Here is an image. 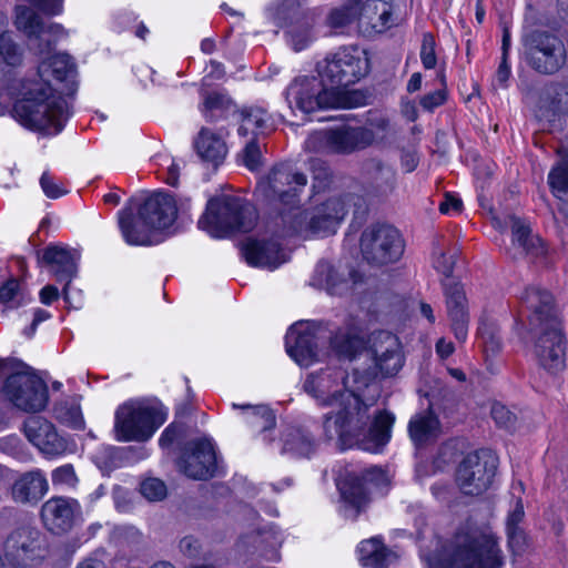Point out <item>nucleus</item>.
I'll list each match as a JSON object with an SVG mask.
<instances>
[{
  "label": "nucleus",
  "instance_id": "32",
  "mask_svg": "<svg viewBox=\"0 0 568 568\" xmlns=\"http://www.w3.org/2000/svg\"><path fill=\"white\" fill-rule=\"evenodd\" d=\"M358 16L359 22L375 32H383L392 26V8L382 0L359 1Z\"/></svg>",
  "mask_w": 568,
  "mask_h": 568
},
{
  "label": "nucleus",
  "instance_id": "48",
  "mask_svg": "<svg viewBox=\"0 0 568 568\" xmlns=\"http://www.w3.org/2000/svg\"><path fill=\"white\" fill-rule=\"evenodd\" d=\"M51 480L53 486L69 489L75 488L79 483L72 464H64L54 468L51 473Z\"/></svg>",
  "mask_w": 568,
  "mask_h": 568
},
{
  "label": "nucleus",
  "instance_id": "31",
  "mask_svg": "<svg viewBox=\"0 0 568 568\" xmlns=\"http://www.w3.org/2000/svg\"><path fill=\"white\" fill-rule=\"evenodd\" d=\"M196 154L204 162L220 165L226 156L227 146L224 140L207 128H202L194 139Z\"/></svg>",
  "mask_w": 568,
  "mask_h": 568
},
{
  "label": "nucleus",
  "instance_id": "24",
  "mask_svg": "<svg viewBox=\"0 0 568 568\" xmlns=\"http://www.w3.org/2000/svg\"><path fill=\"white\" fill-rule=\"evenodd\" d=\"M23 433L47 457H57L65 454L68 442L58 434L54 425L41 416H30L23 423Z\"/></svg>",
  "mask_w": 568,
  "mask_h": 568
},
{
  "label": "nucleus",
  "instance_id": "47",
  "mask_svg": "<svg viewBox=\"0 0 568 568\" xmlns=\"http://www.w3.org/2000/svg\"><path fill=\"white\" fill-rule=\"evenodd\" d=\"M359 1H354L347 6L334 9L328 16V23L333 28H343L354 20L358 19Z\"/></svg>",
  "mask_w": 568,
  "mask_h": 568
},
{
  "label": "nucleus",
  "instance_id": "14",
  "mask_svg": "<svg viewBox=\"0 0 568 568\" xmlns=\"http://www.w3.org/2000/svg\"><path fill=\"white\" fill-rule=\"evenodd\" d=\"M314 139L324 152L348 155L372 146L377 138L367 126L342 124L316 133Z\"/></svg>",
  "mask_w": 568,
  "mask_h": 568
},
{
  "label": "nucleus",
  "instance_id": "4",
  "mask_svg": "<svg viewBox=\"0 0 568 568\" xmlns=\"http://www.w3.org/2000/svg\"><path fill=\"white\" fill-rule=\"evenodd\" d=\"M307 184V176L288 164L274 165L258 183L256 191L278 209L277 225L286 224L301 206V193Z\"/></svg>",
  "mask_w": 568,
  "mask_h": 568
},
{
  "label": "nucleus",
  "instance_id": "53",
  "mask_svg": "<svg viewBox=\"0 0 568 568\" xmlns=\"http://www.w3.org/2000/svg\"><path fill=\"white\" fill-rule=\"evenodd\" d=\"M435 39L432 33H424L420 47V60L425 69L430 70L436 67L437 57L435 52Z\"/></svg>",
  "mask_w": 568,
  "mask_h": 568
},
{
  "label": "nucleus",
  "instance_id": "30",
  "mask_svg": "<svg viewBox=\"0 0 568 568\" xmlns=\"http://www.w3.org/2000/svg\"><path fill=\"white\" fill-rule=\"evenodd\" d=\"M119 226L125 242L130 245L151 246L162 242L159 230L139 222V215L133 216L131 210L119 212Z\"/></svg>",
  "mask_w": 568,
  "mask_h": 568
},
{
  "label": "nucleus",
  "instance_id": "55",
  "mask_svg": "<svg viewBox=\"0 0 568 568\" xmlns=\"http://www.w3.org/2000/svg\"><path fill=\"white\" fill-rule=\"evenodd\" d=\"M491 417L497 426L503 428H510L516 420V416L506 406L499 403L493 405Z\"/></svg>",
  "mask_w": 568,
  "mask_h": 568
},
{
  "label": "nucleus",
  "instance_id": "60",
  "mask_svg": "<svg viewBox=\"0 0 568 568\" xmlns=\"http://www.w3.org/2000/svg\"><path fill=\"white\" fill-rule=\"evenodd\" d=\"M30 2L45 14L54 16L62 11V0H30Z\"/></svg>",
  "mask_w": 568,
  "mask_h": 568
},
{
  "label": "nucleus",
  "instance_id": "10",
  "mask_svg": "<svg viewBox=\"0 0 568 568\" xmlns=\"http://www.w3.org/2000/svg\"><path fill=\"white\" fill-rule=\"evenodd\" d=\"M497 455L487 448L469 453L458 465L456 483L463 494L478 496L493 484L498 468Z\"/></svg>",
  "mask_w": 568,
  "mask_h": 568
},
{
  "label": "nucleus",
  "instance_id": "45",
  "mask_svg": "<svg viewBox=\"0 0 568 568\" xmlns=\"http://www.w3.org/2000/svg\"><path fill=\"white\" fill-rule=\"evenodd\" d=\"M478 336L483 341L486 353L495 354L501 348V335L498 324L490 318H480Z\"/></svg>",
  "mask_w": 568,
  "mask_h": 568
},
{
  "label": "nucleus",
  "instance_id": "57",
  "mask_svg": "<svg viewBox=\"0 0 568 568\" xmlns=\"http://www.w3.org/2000/svg\"><path fill=\"white\" fill-rule=\"evenodd\" d=\"M40 185L44 194L50 199H58L67 193L62 186L55 183L54 179L48 172H43L41 175Z\"/></svg>",
  "mask_w": 568,
  "mask_h": 568
},
{
  "label": "nucleus",
  "instance_id": "41",
  "mask_svg": "<svg viewBox=\"0 0 568 568\" xmlns=\"http://www.w3.org/2000/svg\"><path fill=\"white\" fill-rule=\"evenodd\" d=\"M329 342L334 352L347 359L354 358L364 347L363 339L349 329H338Z\"/></svg>",
  "mask_w": 568,
  "mask_h": 568
},
{
  "label": "nucleus",
  "instance_id": "44",
  "mask_svg": "<svg viewBox=\"0 0 568 568\" xmlns=\"http://www.w3.org/2000/svg\"><path fill=\"white\" fill-rule=\"evenodd\" d=\"M358 551L365 567L382 568L386 565L387 549L377 539L362 541Z\"/></svg>",
  "mask_w": 568,
  "mask_h": 568
},
{
  "label": "nucleus",
  "instance_id": "52",
  "mask_svg": "<svg viewBox=\"0 0 568 568\" xmlns=\"http://www.w3.org/2000/svg\"><path fill=\"white\" fill-rule=\"evenodd\" d=\"M141 494L151 501L162 500L166 496V486L159 478H146L140 485Z\"/></svg>",
  "mask_w": 568,
  "mask_h": 568
},
{
  "label": "nucleus",
  "instance_id": "27",
  "mask_svg": "<svg viewBox=\"0 0 568 568\" xmlns=\"http://www.w3.org/2000/svg\"><path fill=\"white\" fill-rule=\"evenodd\" d=\"M443 285L452 331L456 339L465 342L468 335L469 313L464 287L453 281H447Z\"/></svg>",
  "mask_w": 568,
  "mask_h": 568
},
{
  "label": "nucleus",
  "instance_id": "18",
  "mask_svg": "<svg viewBox=\"0 0 568 568\" xmlns=\"http://www.w3.org/2000/svg\"><path fill=\"white\" fill-rule=\"evenodd\" d=\"M3 552L6 566L26 568L42 557L40 530L28 525L16 528L4 541Z\"/></svg>",
  "mask_w": 568,
  "mask_h": 568
},
{
  "label": "nucleus",
  "instance_id": "5",
  "mask_svg": "<svg viewBox=\"0 0 568 568\" xmlns=\"http://www.w3.org/2000/svg\"><path fill=\"white\" fill-rule=\"evenodd\" d=\"M446 568H500L496 540L484 534H457L446 551Z\"/></svg>",
  "mask_w": 568,
  "mask_h": 568
},
{
  "label": "nucleus",
  "instance_id": "33",
  "mask_svg": "<svg viewBox=\"0 0 568 568\" xmlns=\"http://www.w3.org/2000/svg\"><path fill=\"white\" fill-rule=\"evenodd\" d=\"M408 433L416 446H423L438 437L439 419L432 410L417 414L409 420Z\"/></svg>",
  "mask_w": 568,
  "mask_h": 568
},
{
  "label": "nucleus",
  "instance_id": "12",
  "mask_svg": "<svg viewBox=\"0 0 568 568\" xmlns=\"http://www.w3.org/2000/svg\"><path fill=\"white\" fill-rule=\"evenodd\" d=\"M368 58L358 48H342L318 63V73L327 78L331 85L339 90L356 83L368 72Z\"/></svg>",
  "mask_w": 568,
  "mask_h": 568
},
{
  "label": "nucleus",
  "instance_id": "42",
  "mask_svg": "<svg viewBox=\"0 0 568 568\" xmlns=\"http://www.w3.org/2000/svg\"><path fill=\"white\" fill-rule=\"evenodd\" d=\"M203 105V114L210 122L226 118L236 106L229 95L219 92L206 94Z\"/></svg>",
  "mask_w": 568,
  "mask_h": 568
},
{
  "label": "nucleus",
  "instance_id": "51",
  "mask_svg": "<svg viewBox=\"0 0 568 568\" xmlns=\"http://www.w3.org/2000/svg\"><path fill=\"white\" fill-rule=\"evenodd\" d=\"M298 7V0H282L275 7L270 8L268 11L275 23L282 27L288 19L295 16Z\"/></svg>",
  "mask_w": 568,
  "mask_h": 568
},
{
  "label": "nucleus",
  "instance_id": "61",
  "mask_svg": "<svg viewBox=\"0 0 568 568\" xmlns=\"http://www.w3.org/2000/svg\"><path fill=\"white\" fill-rule=\"evenodd\" d=\"M462 200L447 193L444 201L439 204V211L443 214L459 213L462 211Z\"/></svg>",
  "mask_w": 568,
  "mask_h": 568
},
{
  "label": "nucleus",
  "instance_id": "34",
  "mask_svg": "<svg viewBox=\"0 0 568 568\" xmlns=\"http://www.w3.org/2000/svg\"><path fill=\"white\" fill-rule=\"evenodd\" d=\"M241 125L239 134H266L274 130L272 115L261 106H246L240 111Z\"/></svg>",
  "mask_w": 568,
  "mask_h": 568
},
{
  "label": "nucleus",
  "instance_id": "50",
  "mask_svg": "<svg viewBox=\"0 0 568 568\" xmlns=\"http://www.w3.org/2000/svg\"><path fill=\"white\" fill-rule=\"evenodd\" d=\"M0 57L8 65L14 67L21 62V50L10 33L0 37Z\"/></svg>",
  "mask_w": 568,
  "mask_h": 568
},
{
  "label": "nucleus",
  "instance_id": "58",
  "mask_svg": "<svg viewBox=\"0 0 568 568\" xmlns=\"http://www.w3.org/2000/svg\"><path fill=\"white\" fill-rule=\"evenodd\" d=\"M455 255V253L447 255L444 252H439L438 256L434 258V267L446 277H449L454 271Z\"/></svg>",
  "mask_w": 568,
  "mask_h": 568
},
{
  "label": "nucleus",
  "instance_id": "6",
  "mask_svg": "<svg viewBox=\"0 0 568 568\" xmlns=\"http://www.w3.org/2000/svg\"><path fill=\"white\" fill-rule=\"evenodd\" d=\"M285 99L292 111L312 114L317 111L345 106L341 90L328 87L320 77H296L285 90Z\"/></svg>",
  "mask_w": 568,
  "mask_h": 568
},
{
  "label": "nucleus",
  "instance_id": "26",
  "mask_svg": "<svg viewBox=\"0 0 568 568\" xmlns=\"http://www.w3.org/2000/svg\"><path fill=\"white\" fill-rule=\"evenodd\" d=\"M364 189L369 195L387 196L396 187L397 173L388 162L378 158H368L361 168Z\"/></svg>",
  "mask_w": 568,
  "mask_h": 568
},
{
  "label": "nucleus",
  "instance_id": "9",
  "mask_svg": "<svg viewBox=\"0 0 568 568\" xmlns=\"http://www.w3.org/2000/svg\"><path fill=\"white\" fill-rule=\"evenodd\" d=\"M1 390L9 402L24 412L42 410L49 398L45 383L23 363L7 377Z\"/></svg>",
  "mask_w": 568,
  "mask_h": 568
},
{
  "label": "nucleus",
  "instance_id": "64",
  "mask_svg": "<svg viewBox=\"0 0 568 568\" xmlns=\"http://www.w3.org/2000/svg\"><path fill=\"white\" fill-rule=\"evenodd\" d=\"M50 317V313L45 310H42V308H37L33 313V321L31 323V325L27 328H24L23 333L27 337H32L33 334L36 333L37 331V327L38 325L48 320Z\"/></svg>",
  "mask_w": 568,
  "mask_h": 568
},
{
  "label": "nucleus",
  "instance_id": "29",
  "mask_svg": "<svg viewBox=\"0 0 568 568\" xmlns=\"http://www.w3.org/2000/svg\"><path fill=\"white\" fill-rule=\"evenodd\" d=\"M246 262L256 267L274 270L286 262V254L276 240H248L244 245Z\"/></svg>",
  "mask_w": 568,
  "mask_h": 568
},
{
  "label": "nucleus",
  "instance_id": "46",
  "mask_svg": "<svg viewBox=\"0 0 568 568\" xmlns=\"http://www.w3.org/2000/svg\"><path fill=\"white\" fill-rule=\"evenodd\" d=\"M54 415L62 424L73 429H83L84 419L80 406L74 403L61 402L54 407Z\"/></svg>",
  "mask_w": 568,
  "mask_h": 568
},
{
  "label": "nucleus",
  "instance_id": "36",
  "mask_svg": "<svg viewBox=\"0 0 568 568\" xmlns=\"http://www.w3.org/2000/svg\"><path fill=\"white\" fill-rule=\"evenodd\" d=\"M283 453H290L297 457H310L315 450V440L300 427H286L282 434Z\"/></svg>",
  "mask_w": 568,
  "mask_h": 568
},
{
  "label": "nucleus",
  "instance_id": "19",
  "mask_svg": "<svg viewBox=\"0 0 568 568\" xmlns=\"http://www.w3.org/2000/svg\"><path fill=\"white\" fill-rule=\"evenodd\" d=\"M40 518L48 531L61 536L83 521L82 507L75 498L52 496L42 504Z\"/></svg>",
  "mask_w": 568,
  "mask_h": 568
},
{
  "label": "nucleus",
  "instance_id": "21",
  "mask_svg": "<svg viewBox=\"0 0 568 568\" xmlns=\"http://www.w3.org/2000/svg\"><path fill=\"white\" fill-rule=\"evenodd\" d=\"M179 467L185 476L196 480H207L217 471L216 453L209 439L189 442L179 460Z\"/></svg>",
  "mask_w": 568,
  "mask_h": 568
},
{
  "label": "nucleus",
  "instance_id": "59",
  "mask_svg": "<svg viewBox=\"0 0 568 568\" xmlns=\"http://www.w3.org/2000/svg\"><path fill=\"white\" fill-rule=\"evenodd\" d=\"M314 180L318 182V187H325L331 181V170L322 161L312 162Z\"/></svg>",
  "mask_w": 568,
  "mask_h": 568
},
{
  "label": "nucleus",
  "instance_id": "54",
  "mask_svg": "<svg viewBox=\"0 0 568 568\" xmlns=\"http://www.w3.org/2000/svg\"><path fill=\"white\" fill-rule=\"evenodd\" d=\"M261 149L255 139H252L243 150L244 165L250 170H256L261 164Z\"/></svg>",
  "mask_w": 568,
  "mask_h": 568
},
{
  "label": "nucleus",
  "instance_id": "11",
  "mask_svg": "<svg viewBox=\"0 0 568 568\" xmlns=\"http://www.w3.org/2000/svg\"><path fill=\"white\" fill-rule=\"evenodd\" d=\"M404 250V240L399 231L392 225H372L362 233L361 251L364 260L372 265L397 262Z\"/></svg>",
  "mask_w": 568,
  "mask_h": 568
},
{
  "label": "nucleus",
  "instance_id": "43",
  "mask_svg": "<svg viewBox=\"0 0 568 568\" xmlns=\"http://www.w3.org/2000/svg\"><path fill=\"white\" fill-rule=\"evenodd\" d=\"M30 301L23 284L17 278H9L0 287V303L8 308H18Z\"/></svg>",
  "mask_w": 568,
  "mask_h": 568
},
{
  "label": "nucleus",
  "instance_id": "15",
  "mask_svg": "<svg viewBox=\"0 0 568 568\" xmlns=\"http://www.w3.org/2000/svg\"><path fill=\"white\" fill-rule=\"evenodd\" d=\"M519 315L529 329L561 325L554 295L538 285H528L519 295Z\"/></svg>",
  "mask_w": 568,
  "mask_h": 568
},
{
  "label": "nucleus",
  "instance_id": "38",
  "mask_svg": "<svg viewBox=\"0 0 568 568\" xmlns=\"http://www.w3.org/2000/svg\"><path fill=\"white\" fill-rule=\"evenodd\" d=\"M513 242L531 257H540L546 253L541 239L531 233L530 227L521 220L514 217L511 224Z\"/></svg>",
  "mask_w": 568,
  "mask_h": 568
},
{
  "label": "nucleus",
  "instance_id": "7",
  "mask_svg": "<svg viewBox=\"0 0 568 568\" xmlns=\"http://www.w3.org/2000/svg\"><path fill=\"white\" fill-rule=\"evenodd\" d=\"M347 213L346 202L342 197H331L310 213L301 206L282 226L281 236L311 235L327 236L335 233L336 226Z\"/></svg>",
  "mask_w": 568,
  "mask_h": 568
},
{
  "label": "nucleus",
  "instance_id": "23",
  "mask_svg": "<svg viewBox=\"0 0 568 568\" xmlns=\"http://www.w3.org/2000/svg\"><path fill=\"white\" fill-rule=\"evenodd\" d=\"M320 327L296 323L285 336L287 354L301 366H310L318 356Z\"/></svg>",
  "mask_w": 568,
  "mask_h": 568
},
{
  "label": "nucleus",
  "instance_id": "37",
  "mask_svg": "<svg viewBox=\"0 0 568 568\" xmlns=\"http://www.w3.org/2000/svg\"><path fill=\"white\" fill-rule=\"evenodd\" d=\"M548 185L559 201L558 210L568 219V155L550 170Z\"/></svg>",
  "mask_w": 568,
  "mask_h": 568
},
{
  "label": "nucleus",
  "instance_id": "1",
  "mask_svg": "<svg viewBox=\"0 0 568 568\" xmlns=\"http://www.w3.org/2000/svg\"><path fill=\"white\" fill-rule=\"evenodd\" d=\"M16 26L30 40L32 50L43 58L36 73L20 82V98L13 104V116L26 128L45 135L60 133L71 110L68 101L50 84L49 77L65 83L68 93L74 89L75 64L65 53L52 54L58 40L65 36L61 24L48 23L30 8H16Z\"/></svg>",
  "mask_w": 568,
  "mask_h": 568
},
{
  "label": "nucleus",
  "instance_id": "17",
  "mask_svg": "<svg viewBox=\"0 0 568 568\" xmlns=\"http://www.w3.org/2000/svg\"><path fill=\"white\" fill-rule=\"evenodd\" d=\"M529 334L538 364L552 374L562 371L566 362V339L561 325L529 329Z\"/></svg>",
  "mask_w": 568,
  "mask_h": 568
},
{
  "label": "nucleus",
  "instance_id": "22",
  "mask_svg": "<svg viewBox=\"0 0 568 568\" xmlns=\"http://www.w3.org/2000/svg\"><path fill=\"white\" fill-rule=\"evenodd\" d=\"M40 255V252H38ZM80 253L64 245L49 244L43 248L39 263L49 267V272L58 282H64L62 294L65 301L69 300V286L78 273V261Z\"/></svg>",
  "mask_w": 568,
  "mask_h": 568
},
{
  "label": "nucleus",
  "instance_id": "25",
  "mask_svg": "<svg viewBox=\"0 0 568 568\" xmlns=\"http://www.w3.org/2000/svg\"><path fill=\"white\" fill-rule=\"evenodd\" d=\"M139 222L159 231L170 227L178 215V205L173 196L165 192H155L140 205Z\"/></svg>",
  "mask_w": 568,
  "mask_h": 568
},
{
  "label": "nucleus",
  "instance_id": "8",
  "mask_svg": "<svg viewBox=\"0 0 568 568\" xmlns=\"http://www.w3.org/2000/svg\"><path fill=\"white\" fill-rule=\"evenodd\" d=\"M527 64L540 74H554L566 63L564 41L552 31L531 29L521 38Z\"/></svg>",
  "mask_w": 568,
  "mask_h": 568
},
{
  "label": "nucleus",
  "instance_id": "56",
  "mask_svg": "<svg viewBox=\"0 0 568 568\" xmlns=\"http://www.w3.org/2000/svg\"><path fill=\"white\" fill-rule=\"evenodd\" d=\"M447 100L446 89H438L436 91L429 92L425 94L419 104L422 108L428 112L434 111L436 108L443 105Z\"/></svg>",
  "mask_w": 568,
  "mask_h": 568
},
{
  "label": "nucleus",
  "instance_id": "2",
  "mask_svg": "<svg viewBox=\"0 0 568 568\" xmlns=\"http://www.w3.org/2000/svg\"><path fill=\"white\" fill-rule=\"evenodd\" d=\"M303 389L320 407L332 409L323 416V435L326 440L337 439L341 449L353 446L367 452H378L390 438L395 417L388 412L372 416L374 402H365L358 392L351 389L345 372L341 368H324L310 374Z\"/></svg>",
  "mask_w": 568,
  "mask_h": 568
},
{
  "label": "nucleus",
  "instance_id": "16",
  "mask_svg": "<svg viewBox=\"0 0 568 568\" xmlns=\"http://www.w3.org/2000/svg\"><path fill=\"white\" fill-rule=\"evenodd\" d=\"M369 352L374 367L369 377L363 383L365 386L372 378L395 376L404 365L405 358L400 342L396 335L387 331H379L372 335Z\"/></svg>",
  "mask_w": 568,
  "mask_h": 568
},
{
  "label": "nucleus",
  "instance_id": "35",
  "mask_svg": "<svg viewBox=\"0 0 568 568\" xmlns=\"http://www.w3.org/2000/svg\"><path fill=\"white\" fill-rule=\"evenodd\" d=\"M233 408L245 412V422L258 433L263 434V439L271 443L272 438L267 437V432L275 427L276 418L273 410L266 405L233 404Z\"/></svg>",
  "mask_w": 568,
  "mask_h": 568
},
{
  "label": "nucleus",
  "instance_id": "63",
  "mask_svg": "<svg viewBox=\"0 0 568 568\" xmlns=\"http://www.w3.org/2000/svg\"><path fill=\"white\" fill-rule=\"evenodd\" d=\"M179 547L184 555L195 557L200 550V542L193 536H185L180 540Z\"/></svg>",
  "mask_w": 568,
  "mask_h": 568
},
{
  "label": "nucleus",
  "instance_id": "49",
  "mask_svg": "<svg viewBox=\"0 0 568 568\" xmlns=\"http://www.w3.org/2000/svg\"><path fill=\"white\" fill-rule=\"evenodd\" d=\"M287 42L295 51H302L313 40L312 30L308 24L291 27L286 31Z\"/></svg>",
  "mask_w": 568,
  "mask_h": 568
},
{
  "label": "nucleus",
  "instance_id": "13",
  "mask_svg": "<svg viewBox=\"0 0 568 568\" xmlns=\"http://www.w3.org/2000/svg\"><path fill=\"white\" fill-rule=\"evenodd\" d=\"M159 413L150 406L134 403L121 405L115 412L114 432L120 442H145L152 437L161 422Z\"/></svg>",
  "mask_w": 568,
  "mask_h": 568
},
{
  "label": "nucleus",
  "instance_id": "20",
  "mask_svg": "<svg viewBox=\"0 0 568 568\" xmlns=\"http://www.w3.org/2000/svg\"><path fill=\"white\" fill-rule=\"evenodd\" d=\"M386 485V474L378 467H371L361 473H347L339 490L343 499L358 513L369 501L371 494Z\"/></svg>",
  "mask_w": 568,
  "mask_h": 568
},
{
  "label": "nucleus",
  "instance_id": "40",
  "mask_svg": "<svg viewBox=\"0 0 568 568\" xmlns=\"http://www.w3.org/2000/svg\"><path fill=\"white\" fill-rule=\"evenodd\" d=\"M525 517L524 505L520 498L516 500L515 507L509 511L506 519V532L508 544L515 552H520L526 544L525 532L519 526Z\"/></svg>",
  "mask_w": 568,
  "mask_h": 568
},
{
  "label": "nucleus",
  "instance_id": "28",
  "mask_svg": "<svg viewBox=\"0 0 568 568\" xmlns=\"http://www.w3.org/2000/svg\"><path fill=\"white\" fill-rule=\"evenodd\" d=\"M48 491L49 481L39 468L21 474L11 485L12 499L23 505H36Z\"/></svg>",
  "mask_w": 568,
  "mask_h": 568
},
{
  "label": "nucleus",
  "instance_id": "3",
  "mask_svg": "<svg viewBox=\"0 0 568 568\" xmlns=\"http://www.w3.org/2000/svg\"><path fill=\"white\" fill-rule=\"evenodd\" d=\"M258 220L255 206L247 200L221 194L207 201L199 227L213 237H226L234 233L251 232Z\"/></svg>",
  "mask_w": 568,
  "mask_h": 568
},
{
  "label": "nucleus",
  "instance_id": "62",
  "mask_svg": "<svg viewBox=\"0 0 568 568\" xmlns=\"http://www.w3.org/2000/svg\"><path fill=\"white\" fill-rule=\"evenodd\" d=\"M181 435L180 426L175 424L169 425L160 436L159 443L161 447L171 446Z\"/></svg>",
  "mask_w": 568,
  "mask_h": 568
},
{
  "label": "nucleus",
  "instance_id": "39",
  "mask_svg": "<svg viewBox=\"0 0 568 568\" xmlns=\"http://www.w3.org/2000/svg\"><path fill=\"white\" fill-rule=\"evenodd\" d=\"M313 284L324 287L331 295H342L348 290V280L329 263L320 262L315 268Z\"/></svg>",
  "mask_w": 568,
  "mask_h": 568
}]
</instances>
